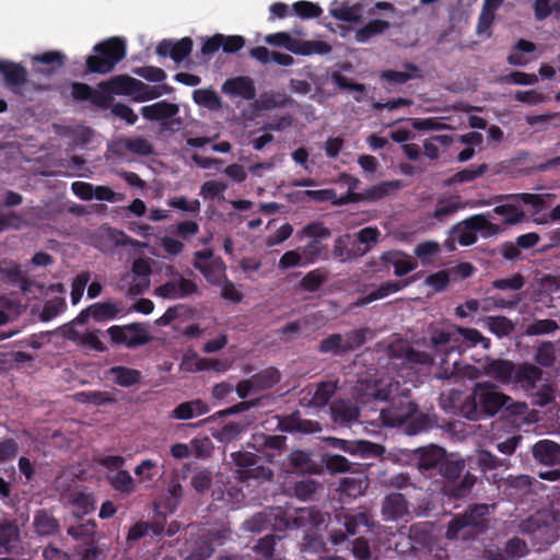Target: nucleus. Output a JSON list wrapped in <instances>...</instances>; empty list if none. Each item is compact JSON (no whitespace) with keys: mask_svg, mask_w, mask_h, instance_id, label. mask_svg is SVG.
I'll list each match as a JSON object with an SVG mask.
<instances>
[{"mask_svg":"<svg viewBox=\"0 0 560 560\" xmlns=\"http://www.w3.org/2000/svg\"><path fill=\"white\" fill-rule=\"evenodd\" d=\"M492 215L497 214L502 218V224H516L524 219V211L514 200V195L506 196L501 205L495 206Z\"/></svg>","mask_w":560,"mask_h":560,"instance_id":"obj_20","label":"nucleus"},{"mask_svg":"<svg viewBox=\"0 0 560 560\" xmlns=\"http://www.w3.org/2000/svg\"><path fill=\"white\" fill-rule=\"evenodd\" d=\"M116 147L118 150H129L139 155H148L152 152L151 144L143 138L120 139Z\"/></svg>","mask_w":560,"mask_h":560,"instance_id":"obj_42","label":"nucleus"},{"mask_svg":"<svg viewBox=\"0 0 560 560\" xmlns=\"http://www.w3.org/2000/svg\"><path fill=\"white\" fill-rule=\"evenodd\" d=\"M194 101L209 109H219L221 107L220 97L210 90H196L192 94Z\"/></svg>","mask_w":560,"mask_h":560,"instance_id":"obj_52","label":"nucleus"},{"mask_svg":"<svg viewBox=\"0 0 560 560\" xmlns=\"http://www.w3.org/2000/svg\"><path fill=\"white\" fill-rule=\"evenodd\" d=\"M339 183L343 184L348 188V192L343 196L338 197L339 206L347 205L349 202H360L361 200L352 199L353 196H362V192H357L355 189L359 187L360 180L348 174H341Z\"/></svg>","mask_w":560,"mask_h":560,"instance_id":"obj_47","label":"nucleus"},{"mask_svg":"<svg viewBox=\"0 0 560 560\" xmlns=\"http://www.w3.org/2000/svg\"><path fill=\"white\" fill-rule=\"evenodd\" d=\"M557 342L544 341L536 347L535 360L542 366H551L556 361Z\"/></svg>","mask_w":560,"mask_h":560,"instance_id":"obj_41","label":"nucleus"},{"mask_svg":"<svg viewBox=\"0 0 560 560\" xmlns=\"http://www.w3.org/2000/svg\"><path fill=\"white\" fill-rule=\"evenodd\" d=\"M107 332L114 343L127 348L145 345L152 339L148 328L141 324L112 326Z\"/></svg>","mask_w":560,"mask_h":560,"instance_id":"obj_12","label":"nucleus"},{"mask_svg":"<svg viewBox=\"0 0 560 560\" xmlns=\"http://www.w3.org/2000/svg\"><path fill=\"white\" fill-rule=\"evenodd\" d=\"M96 55L86 58V67L91 72L108 73L116 63L126 56V43L120 37H112L95 45Z\"/></svg>","mask_w":560,"mask_h":560,"instance_id":"obj_6","label":"nucleus"},{"mask_svg":"<svg viewBox=\"0 0 560 560\" xmlns=\"http://www.w3.org/2000/svg\"><path fill=\"white\" fill-rule=\"evenodd\" d=\"M485 324L499 338L509 336L514 330V324L504 316H489L485 319Z\"/></svg>","mask_w":560,"mask_h":560,"instance_id":"obj_38","label":"nucleus"},{"mask_svg":"<svg viewBox=\"0 0 560 560\" xmlns=\"http://www.w3.org/2000/svg\"><path fill=\"white\" fill-rule=\"evenodd\" d=\"M34 526L39 535H49L57 528L56 521L45 512H39L36 514Z\"/></svg>","mask_w":560,"mask_h":560,"instance_id":"obj_62","label":"nucleus"},{"mask_svg":"<svg viewBox=\"0 0 560 560\" xmlns=\"http://www.w3.org/2000/svg\"><path fill=\"white\" fill-rule=\"evenodd\" d=\"M556 329H558V324L555 320L539 319L529 324L525 329V334L528 336H537L553 332Z\"/></svg>","mask_w":560,"mask_h":560,"instance_id":"obj_57","label":"nucleus"},{"mask_svg":"<svg viewBox=\"0 0 560 560\" xmlns=\"http://www.w3.org/2000/svg\"><path fill=\"white\" fill-rule=\"evenodd\" d=\"M440 252V244L435 241L420 243L415 248V255L423 262L431 261Z\"/></svg>","mask_w":560,"mask_h":560,"instance_id":"obj_58","label":"nucleus"},{"mask_svg":"<svg viewBox=\"0 0 560 560\" xmlns=\"http://www.w3.org/2000/svg\"><path fill=\"white\" fill-rule=\"evenodd\" d=\"M417 455L420 470H430L436 466L440 467L445 458L444 450L435 445L418 450Z\"/></svg>","mask_w":560,"mask_h":560,"instance_id":"obj_26","label":"nucleus"},{"mask_svg":"<svg viewBox=\"0 0 560 560\" xmlns=\"http://www.w3.org/2000/svg\"><path fill=\"white\" fill-rule=\"evenodd\" d=\"M33 61L40 62L48 66V69L37 68L36 71L49 74L55 71L58 67H60L63 62V56L58 51H48L42 55L33 56Z\"/></svg>","mask_w":560,"mask_h":560,"instance_id":"obj_45","label":"nucleus"},{"mask_svg":"<svg viewBox=\"0 0 560 560\" xmlns=\"http://www.w3.org/2000/svg\"><path fill=\"white\" fill-rule=\"evenodd\" d=\"M336 390V384L332 382H325L317 386L313 396V404L315 406H325Z\"/></svg>","mask_w":560,"mask_h":560,"instance_id":"obj_60","label":"nucleus"},{"mask_svg":"<svg viewBox=\"0 0 560 560\" xmlns=\"http://www.w3.org/2000/svg\"><path fill=\"white\" fill-rule=\"evenodd\" d=\"M107 478L112 487L121 493L129 494L136 489V482L127 470L114 471Z\"/></svg>","mask_w":560,"mask_h":560,"instance_id":"obj_37","label":"nucleus"},{"mask_svg":"<svg viewBox=\"0 0 560 560\" xmlns=\"http://www.w3.org/2000/svg\"><path fill=\"white\" fill-rule=\"evenodd\" d=\"M168 280L154 289V295L166 300H180L197 292V284L172 266L165 268Z\"/></svg>","mask_w":560,"mask_h":560,"instance_id":"obj_9","label":"nucleus"},{"mask_svg":"<svg viewBox=\"0 0 560 560\" xmlns=\"http://www.w3.org/2000/svg\"><path fill=\"white\" fill-rule=\"evenodd\" d=\"M431 343L433 347L450 346L446 353L457 352L459 357L468 348L482 343L483 348H489V340H487L477 329L462 328L459 326H450L442 328H432Z\"/></svg>","mask_w":560,"mask_h":560,"instance_id":"obj_5","label":"nucleus"},{"mask_svg":"<svg viewBox=\"0 0 560 560\" xmlns=\"http://www.w3.org/2000/svg\"><path fill=\"white\" fill-rule=\"evenodd\" d=\"M108 376L119 386L128 387L140 381L141 373L130 368L114 366L108 371Z\"/></svg>","mask_w":560,"mask_h":560,"instance_id":"obj_33","label":"nucleus"},{"mask_svg":"<svg viewBox=\"0 0 560 560\" xmlns=\"http://www.w3.org/2000/svg\"><path fill=\"white\" fill-rule=\"evenodd\" d=\"M91 279L90 272L83 271L74 277L71 283V302L72 304H78L84 293V290Z\"/></svg>","mask_w":560,"mask_h":560,"instance_id":"obj_54","label":"nucleus"},{"mask_svg":"<svg viewBox=\"0 0 560 560\" xmlns=\"http://www.w3.org/2000/svg\"><path fill=\"white\" fill-rule=\"evenodd\" d=\"M451 354L452 353H444L440 359V372L438 374L440 378L460 377L476 380L485 375L483 369L480 370L470 364H463L458 358L451 361Z\"/></svg>","mask_w":560,"mask_h":560,"instance_id":"obj_14","label":"nucleus"},{"mask_svg":"<svg viewBox=\"0 0 560 560\" xmlns=\"http://www.w3.org/2000/svg\"><path fill=\"white\" fill-rule=\"evenodd\" d=\"M0 73L10 86H20L26 80L25 69L16 63L0 60Z\"/></svg>","mask_w":560,"mask_h":560,"instance_id":"obj_34","label":"nucleus"},{"mask_svg":"<svg viewBox=\"0 0 560 560\" xmlns=\"http://www.w3.org/2000/svg\"><path fill=\"white\" fill-rule=\"evenodd\" d=\"M135 474L140 482H151L156 476V463L152 459H144L135 468Z\"/></svg>","mask_w":560,"mask_h":560,"instance_id":"obj_59","label":"nucleus"},{"mask_svg":"<svg viewBox=\"0 0 560 560\" xmlns=\"http://www.w3.org/2000/svg\"><path fill=\"white\" fill-rule=\"evenodd\" d=\"M389 350L394 355L404 358L405 361L410 363L430 364L434 360L430 353L416 351L402 342L393 343Z\"/></svg>","mask_w":560,"mask_h":560,"instance_id":"obj_29","label":"nucleus"},{"mask_svg":"<svg viewBox=\"0 0 560 560\" xmlns=\"http://www.w3.org/2000/svg\"><path fill=\"white\" fill-rule=\"evenodd\" d=\"M452 404L454 412L469 419L480 420L487 417H492L498 413L502 408L510 409L513 406V400L510 396L498 390V388L490 383H477L472 387L470 395L463 396L459 392H451L447 397ZM444 408H447L446 397H442Z\"/></svg>","mask_w":560,"mask_h":560,"instance_id":"obj_2","label":"nucleus"},{"mask_svg":"<svg viewBox=\"0 0 560 560\" xmlns=\"http://www.w3.org/2000/svg\"><path fill=\"white\" fill-rule=\"evenodd\" d=\"M381 260L394 267V273L398 277L405 276L417 267V262L407 254L390 250L382 254Z\"/></svg>","mask_w":560,"mask_h":560,"instance_id":"obj_24","label":"nucleus"},{"mask_svg":"<svg viewBox=\"0 0 560 560\" xmlns=\"http://www.w3.org/2000/svg\"><path fill=\"white\" fill-rule=\"evenodd\" d=\"M194 267L213 285L221 284L226 279L224 262L213 258L211 249L197 252L194 256Z\"/></svg>","mask_w":560,"mask_h":560,"instance_id":"obj_13","label":"nucleus"},{"mask_svg":"<svg viewBox=\"0 0 560 560\" xmlns=\"http://www.w3.org/2000/svg\"><path fill=\"white\" fill-rule=\"evenodd\" d=\"M316 514L310 509L287 511L278 506L254 515L250 520L243 523V528L249 533H260L268 527H272L276 530L305 528L302 542L304 549L318 552L323 550L324 541L313 532V525L308 527L311 521L315 522Z\"/></svg>","mask_w":560,"mask_h":560,"instance_id":"obj_1","label":"nucleus"},{"mask_svg":"<svg viewBox=\"0 0 560 560\" xmlns=\"http://www.w3.org/2000/svg\"><path fill=\"white\" fill-rule=\"evenodd\" d=\"M420 417L417 407L405 395L395 398L390 407L381 410V418L387 427L400 425L408 420H419Z\"/></svg>","mask_w":560,"mask_h":560,"instance_id":"obj_11","label":"nucleus"},{"mask_svg":"<svg viewBox=\"0 0 560 560\" xmlns=\"http://www.w3.org/2000/svg\"><path fill=\"white\" fill-rule=\"evenodd\" d=\"M91 317L97 322L108 320L115 318L122 307L119 304L112 302L95 303L89 307Z\"/></svg>","mask_w":560,"mask_h":560,"instance_id":"obj_36","label":"nucleus"},{"mask_svg":"<svg viewBox=\"0 0 560 560\" xmlns=\"http://www.w3.org/2000/svg\"><path fill=\"white\" fill-rule=\"evenodd\" d=\"M323 464L330 474L347 472L351 471L352 468V465L346 457L335 454H325L323 456Z\"/></svg>","mask_w":560,"mask_h":560,"instance_id":"obj_46","label":"nucleus"},{"mask_svg":"<svg viewBox=\"0 0 560 560\" xmlns=\"http://www.w3.org/2000/svg\"><path fill=\"white\" fill-rule=\"evenodd\" d=\"M327 442L336 448H339L351 455L364 456L368 454H378L380 446L368 441H347L337 438H329Z\"/></svg>","mask_w":560,"mask_h":560,"instance_id":"obj_19","label":"nucleus"},{"mask_svg":"<svg viewBox=\"0 0 560 560\" xmlns=\"http://www.w3.org/2000/svg\"><path fill=\"white\" fill-rule=\"evenodd\" d=\"M179 369L184 372H201L205 371V358L191 352L184 355Z\"/></svg>","mask_w":560,"mask_h":560,"instance_id":"obj_63","label":"nucleus"},{"mask_svg":"<svg viewBox=\"0 0 560 560\" xmlns=\"http://www.w3.org/2000/svg\"><path fill=\"white\" fill-rule=\"evenodd\" d=\"M331 417L336 423L346 425L358 419L359 410L345 400H338L331 406Z\"/></svg>","mask_w":560,"mask_h":560,"instance_id":"obj_31","label":"nucleus"},{"mask_svg":"<svg viewBox=\"0 0 560 560\" xmlns=\"http://www.w3.org/2000/svg\"><path fill=\"white\" fill-rule=\"evenodd\" d=\"M350 244H351V236L349 234L339 236L335 241V246H334L335 257L339 258L341 261H347L355 256L363 255L366 252V249L354 252L349 248Z\"/></svg>","mask_w":560,"mask_h":560,"instance_id":"obj_39","label":"nucleus"},{"mask_svg":"<svg viewBox=\"0 0 560 560\" xmlns=\"http://www.w3.org/2000/svg\"><path fill=\"white\" fill-rule=\"evenodd\" d=\"M453 138L447 135H440L427 139L423 142L424 154L431 160H436L439 158V147H447L452 143Z\"/></svg>","mask_w":560,"mask_h":560,"instance_id":"obj_50","label":"nucleus"},{"mask_svg":"<svg viewBox=\"0 0 560 560\" xmlns=\"http://www.w3.org/2000/svg\"><path fill=\"white\" fill-rule=\"evenodd\" d=\"M462 208H463V203L460 202L458 197H448V198L440 199L436 202V206H435V209H434L432 215L434 219L442 222Z\"/></svg>","mask_w":560,"mask_h":560,"instance_id":"obj_35","label":"nucleus"},{"mask_svg":"<svg viewBox=\"0 0 560 560\" xmlns=\"http://www.w3.org/2000/svg\"><path fill=\"white\" fill-rule=\"evenodd\" d=\"M503 1L504 0H485L477 28L479 34L485 33L489 30L494 19V12Z\"/></svg>","mask_w":560,"mask_h":560,"instance_id":"obj_40","label":"nucleus"},{"mask_svg":"<svg viewBox=\"0 0 560 560\" xmlns=\"http://www.w3.org/2000/svg\"><path fill=\"white\" fill-rule=\"evenodd\" d=\"M265 42L272 46H279L296 55H327L331 47L324 40H302L293 38L285 32L269 34Z\"/></svg>","mask_w":560,"mask_h":560,"instance_id":"obj_7","label":"nucleus"},{"mask_svg":"<svg viewBox=\"0 0 560 560\" xmlns=\"http://www.w3.org/2000/svg\"><path fill=\"white\" fill-rule=\"evenodd\" d=\"M402 186H404L402 182L398 180V179L381 182V183L368 188L364 192H362V196H353L352 195V199L368 201V202H375V201H378L385 197H388V196L395 194L400 188H402Z\"/></svg>","mask_w":560,"mask_h":560,"instance_id":"obj_18","label":"nucleus"},{"mask_svg":"<svg viewBox=\"0 0 560 560\" xmlns=\"http://www.w3.org/2000/svg\"><path fill=\"white\" fill-rule=\"evenodd\" d=\"M101 331L89 330L85 332L71 331L69 338L88 350L104 351L106 347L100 338Z\"/></svg>","mask_w":560,"mask_h":560,"instance_id":"obj_32","label":"nucleus"},{"mask_svg":"<svg viewBox=\"0 0 560 560\" xmlns=\"http://www.w3.org/2000/svg\"><path fill=\"white\" fill-rule=\"evenodd\" d=\"M366 489L365 478L362 476L345 477L340 481V490L350 497H357Z\"/></svg>","mask_w":560,"mask_h":560,"instance_id":"obj_48","label":"nucleus"},{"mask_svg":"<svg viewBox=\"0 0 560 560\" xmlns=\"http://www.w3.org/2000/svg\"><path fill=\"white\" fill-rule=\"evenodd\" d=\"M341 521L347 529L349 535H355L359 533L360 527H369L370 526V517L364 512H359L355 514H343L341 516Z\"/></svg>","mask_w":560,"mask_h":560,"instance_id":"obj_44","label":"nucleus"},{"mask_svg":"<svg viewBox=\"0 0 560 560\" xmlns=\"http://www.w3.org/2000/svg\"><path fill=\"white\" fill-rule=\"evenodd\" d=\"M477 241V232L471 223V219L468 218L458 224H456L451 231V242H457L462 246H469Z\"/></svg>","mask_w":560,"mask_h":560,"instance_id":"obj_28","label":"nucleus"},{"mask_svg":"<svg viewBox=\"0 0 560 560\" xmlns=\"http://www.w3.org/2000/svg\"><path fill=\"white\" fill-rule=\"evenodd\" d=\"M408 512L407 502L399 493H393L386 497L382 513L387 521H395L402 517Z\"/></svg>","mask_w":560,"mask_h":560,"instance_id":"obj_27","label":"nucleus"},{"mask_svg":"<svg viewBox=\"0 0 560 560\" xmlns=\"http://www.w3.org/2000/svg\"><path fill=\"white\" fill-rule=\"evenodd\" d=\"M210 408L201 399L185 401L176 406L170 413V418L176 420H190L209 412Z\"/></svg>","mask_w":560,"mask_h":560,"instance_id":"obj_22","label":"nucleus"},{"mask_svg":"<svg viewBox=\"0 0 560 560\" xmlns=\"http://www.w3.org/2000/svg\"><path fill=\"white\" fill-rule=\"evenodd\" d=\"M178 114V106L166 101L156 102L141 108V115L149 120L162 122L170 127L173 118Z\"/></svg>","mask_w":560,"mask_h":560,"instance_id":"obj_16","label":"nucleus"},{"mask_svg":"<svg viewBox=\"0 0 560 560\" xmlns=\"http://www.w3.org/2000/svg\"><path fill=\"white\" fill-rule=\"evenodd\" d=\"M483 373L504 385H518L528 390L536 387L541 370L532 363H514L510 360L493 359L483 364Z\"/></svg>","mask_w":560,"mask_h":560,"instance_id":"obj_4","label":"nucleus"},{"mask_svg":"<svg viewBox=\"0 0 560 560\" xmlns=\"http://www.w3.org/2000/svg\"><path fill=\"white\" fill-rule=\"evenodd\" d=\"M399 389V383L398 382H377V383H370V382H362L359 388L360 392V401L362 404L366 402L370 398H373L375 400H386L388 399L394 393H396Z\"/></svg>","mask_w":560,"mask_h":560,"instance_id":"obj_15","label":"nucleus"},{"mask_svg":"<svg viewBox=\"0 0 560 560\" xmlns=\"http://www.w3.org/2000/svg\"><path fill=\"white\" fill-rule=\"evenodd\" d=\"M322 352H331L335 354L346 352L342 335L335 334L324 339L319 345Z\"/></svg>","mask_w":560,"mask_h":560,"instance_id":"obj_61","label":"nucleus"},{"mask_svg":"<svg viewBox=\"0 0 560 560\" xmlns=\"http://www.w3.org/2000/svg\"><path fill=\"white\" fill-rule=\"evenodd\" d=\"M409 284L407 280L400 281H387L382 283L378 288L372 290L366 295L360 298L357 301V305H366L377 300H382L387 298L390 294L398 292L399 290L406 288Z\"/></svg>","mask_w":560,"mask_h":560,"instance_id":"obj_25","label":"nucleus"},{"mask_svg":"<svg viewBox=\"0 0 560 560\" xmlns=\"http://www.w3.org/2000/svg\"><path fill=\"white\" fill-rule=\"evenodd\" d=\"M521 300V295H516L511 300H504L500 296H489L482 301L481 308L485 312H490L494 308H514Z\"/></svg>","mask_w":560,"mask_h":560,"instance_id":"obj_51","label":"nucleus"},{"mask_svg":"<svg viewBox=\"0 0 560 560\" xmlns=\"http://www.w3.org/2000/svg\"><path fill=\"white\" fill-rule=\"evenodd\" d=\"M490 506L479 504L463 515L455 516L448 524L446 537L448 539L467 538L475 533V527L482 524L483 517L489 514Z\"/></svg>","mask_w":560,"mask_h":560,"instance_id":"obj_8","label":"nucleus"},{"mask_svg":"<svg viewBox=\"0 0 560 560\" xmlns=\"http://www.w3.org/2000/svg\"><path fill=\"white\" fill-rule=\"evenodd\" d=\"M110 94L126 95L135 102H147L160 97L163 91L160 86H151L142 81L118 75L107 82L98 85L97 90L91 89L83 83H73L71 85V95L79 101H91L97 106H106Z\"/></svg>","mask_w":560,"mask_h":560,"instance_id":"obj_3","label":"nucleus"},{"mask_svg":"<svg viewBox=\"0 0 560 560\" xmlns=\"http://www.w3.org/2000/svg\"><path fill=\"white\" fill-rule=\"evenodd\" d=\"M331 79L340 90H348L352 92L355 101L360 102L362 100L365 91V86L363 84L351 83L348 78L339 73H332Z\"/></svg>","mask_w":560,"mask_h":560,"instance_id":"obj_53","label":"nucleus"},{"mask_svg":"<svg viewBox=\"0 0 560 560\" xmlns=\"http://www.w3.org/2000/svg\"><path fill=\"white\" fill-rule=\"evenodd\" d=\"M67 307L65 298L58 296L52 300H49L46 302L43 312H42V319L43 320H50L54 317L61 314Z\"/></svg>","mask_w":560,"mask_h":560,"instance_id":"obj_56","label":"nucleus"},{"mask_svg":"<svg viewBox=\"0 0 560 560\" xmlns=\"http://www.w3.org/2000/svg\"><path fill=\"white\" fill-rule=\"evenodd\" d=\"M95 508V500L91 494L75 493L73 498V513L78 516L85 515Z\"/></svg>","mask_w":560,"mask_h":560,"instance_id":"obj_55","label":"nucleus"},{"mask_svg":"<svg viewBox=\"0 0 560 560\" xmlns=\"http://www.w3.org/2000/svg\"><path fill=\"white\" fill-rule=\"evenodd\" d=\"M19 541V528L13 523L0 524V546L5 550H13Z\"/></svg>","mask_w":560,"mask_h":560,"instance_id":"obj_43","label":"nucleus"},{"mask_svg":"<svg viewBox=\"0 0 560 560\" xmlns=\"http://www.w3.org/2000/svg\"><path fill=\"white\" fill-rule=\"evenodd\" d=\"M273 548L275 538L273 536L267 535L254 547V551L259 557L258 560H269L272 557Z\"/></svg>","mask_w":560,"mask_h":560,"instance_id":"obj_64","label":"nucleus"},{"mask_svg":"<svg viewBox=\"0 0 560 560\" xmlns=\"http://www.w3.org/2000/svg\"><path fill=\"white\" fill-rule=\"evenodd\" d=\"M192 40L184 37L178 42L168 39L162 40L156 48L160 56H170L175 62L183 61L191 51Z\"/></svg>","mask_w":560,"mask_h":560,"instance_id":"obj_17","label":"nucleus"},{"mask_svg":"<svg viewBox=\"0 0 560 560\" xmlns=\"http://www.w3.org/2000/svg\"><path fill=\"white\" fill-rule=\"evenodd\" d=\"M223 93L230 96H240L245 100L255 97V86L247 77H237L226 80L222 85Z\"/></svg>","mask_w":560,"mask_h":560,"instance_id":"obj_23","label":"nucleus"},{"mask_svg":"<svg viewBox=\"0 0 560 560\" xmlns=\"http://www.w3.org/2000/svg\"><path fill=\"white\" fill-rule=\"evenodd\" d=\"M389 24L382 20H375L355 32V39L360 43L368 42L372 36L383 33Z\"/></svg>","mask_w":560,"mask_h":560,"instance_id":"obj_49","label":"nucleus"},{"mask_svg":"<svg viewBox=\"0 0 560 560\" xmlns=\"http://www.w3.org/2000/svg\"><path fill=\"white\" fill-rule=\"evenodd\" d=\"M151 266L149 260L138 258L133 261L131 270L119 280V289L128 295L142 294L149 288Z\"/></svg>","mask_w":560,"mask_h":560,"instance_id":"obj_10","label":"nucleus"},{"mask_svg":"<svg viewBox=\"0 0 560 560\" xmlns=\"http://www.w3.org/2000/svg\"><path fill=\"white\" fill-rule=\"evenodd\" d=\"M536 460L546 466L560 465V445L550 440H541L533 446Z\"/></svg>","mask_w":560,"mask_h":560,"instance_id":"obj_21","label":"nucleus"},{"mask_svg":"<svg viewBox=\"0 0 560 560\" xmlns=\"http://www.w3.org/2000/svg\"><path fill=\"white\" fill-rule=\"evenodd\" d=\"M471 223L474 224L477 234L479 233L482 237H492L501 233L502 229L500 224L492 222V211L486 213L476 214L470 217Z\"/></svg>","mask_w":560,"mask_h":560,"instance_id":"obj_30","label":"nucleus"}]
</instances>
